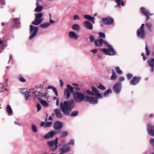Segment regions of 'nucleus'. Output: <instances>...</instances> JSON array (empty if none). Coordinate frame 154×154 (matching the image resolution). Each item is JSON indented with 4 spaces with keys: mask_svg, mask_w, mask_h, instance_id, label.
Returning <instances> with one entry per match:
<instances>
[{
    "mask_svg": "<svg viewBox=\"0 0 154 154\" xmlns=\"http://www.w3.org/2000/svg\"><path fill=\"white\" fill-rule=\"evenodd\" d=\"M94 43L97 47L101 46L102 45H104L105 46L108 48V49H101V51L106 55H114L116 54L112 47L107 42L103 41V39H97L94 41Z\"/></svg>",
    "mask_w": 154,
    "mask_h": 154,
    "instance_id": "1",
    "label": "nucleus"
},
{
    "mask_svg": "<svg viewBox=\"0 0 154 154\" xmlns=\"http://www.w3.org/2000/svg\"><path fill=\"white\" fill-rule=\"evenodd\" d=\"M92 90V91L87 90V93L91 96H95L96 97L86 96V100L91 104H96L98 103V99L102 98L103 96L100 93L99 90L96 88L93 87Z\"/></svg>",
    "mask_w": 154,
    "mask_h": 154,
    "instance_id": "2",
    "label": "nucleus"
},
{
    "mask_svg": "<svg viewBox=\"0 0 154 154\" xmlns=\"http://www.w3.org/2000/svg\"><path fill=\"white\" fill-rule=\"evenodd\" d=\"M74 103V100L61 102L60 104V107L62 111L66 115L69 114V111L73 108L72 104Z\"/></svg>",
    "mask_w": 154,
    "mask_h": 154,
    "instance_id": "3",
    "label": "nucleus"
},
{
    "mask_svg": "<svg viewBox=\"0 0 154 154\" xmlns=\"http://www.w3.org/2000/svg\"><path fill=\"white\" fill-rule=\"evenodd\" d=\"M73 96L75 101L76 103H79L83 101L85 98L86 96L82 92L76 91L73 94Z\"/></svg>",
    "mask_w": 154,
    "mask_h": 154,
    "instance_id": "4",
    "label": "nucleus"
},
{
    "mask_svg": "<svg viewBox=\"0 0 154 154\" xmlns=\"http://www.w3.org/2000/svg\"><path fill=\"white\" fill-rule=\"evenodd\" d=\"M58 140V138L57 137L55 140L48 142V144L51 150L54 151L57 149Z\"/></svg>",
    "mask_w": 154,
    "mask_h": 154,
    "instance_id": "5",
    "label": "nucleus"
},
{
    "mask_svg": "<svg viewBox=\"0 0 154 154\" xmlns=\"http://www.w3.org/2000/svg\"><path fill=\"white\" fill-rule=\"evenodd\" d=\"M35 18L34 21L32 22V23L35 25H38L40 24L43 21V19L42 18L43 16L42 13L36 14Z\"/></svg>",
    "mask_w": 154,
    "mask_h": 154,
    "instance_id": "6",
    "label": "nucleus"
},
{
    "mask_svg": "<svg viewBox=\"0 0 154 154\" xmlns=\"http://www.w3.org/2000/svg\"><path fill=\"white\" fill-rule=\"evenodd\" d=\"M101 22L105 25H109L113 24L114 23V20L112 18L108 17L102 18L101 19Z\"/></svg>",
    "mask_w": 154,
    "mask_h": 154,
    "instance_id": "7",
    "label": "nucleus"
},
{
    "mask_svg": "<svg viewBox=\"0 0 154 154\" xmlns=\"http://www.w3.org/2000/svg\"><path fill=\"white\" fill-rule=\"evenodd\" d=\"M30 32H32L30 35L29 38H32L37 35L38 28L34 27V26L32 25H30Z\"/></svg>",
    "mask_w": 154,
    "mask_h": 154,
    "instance_id": "8",
    "label": "nucleus"
},
{
    "mask_svg": "<svg viewBox=\"0 0 154 154\" xmlns=\"http://www.w3.org/2000/svg\"><path fill=\"white\" fill-rule=\"evenodd\" d=\"M140 12L142 14L146 16V21H147L148 20L150 19V16L152 15V14H150L149 12L148 11L146 10L143 7H141L140 8Z\"/></svg>",
    "mask_w": 154,
    "mask_h": 154,
    "instance_id": "9",
    "label": "nucleus"
},
{
    "mask_svg": "<svg viewBox=\"0 0 154 154\" xmlns=\"http://www.w3.org/2000/svg\"><path fill=\"white\" fill-rule=\"evenodd\" d=\"M122 86L120 82L115 84L113 87L114 91L117 94L119 93L121 91Z\"/></svg>",
    "mask_w": 154,
    "mask_h": 154,
    "instance_id": "10",
    "label": "nucleus"
},
{
    "mask_svg": "<svg viewBox=\"0 0 154 154\" xmlns=\"http://www.w3.org/2000/svg\"><path fill=\"white\" fill-rule=\"evenodd\" d=\"M147 131L149 134L151 136H154V126H152L150 123L147 124Z\"/></svg>",
    "mask_w": 154,
    "mask_h": 154,
    "instance_id": "11",
    "label": "nucleus"
},
{
    "mask_svg": "<svg viewBox=\"0 0 154 154\" xmlns=\"http://www.w3.org/2000/svg\"><path fill=\"white\" fill-rule=\"evenodd\" d=\"M137 36L140 38H144L145 35V32L144 29H139L137 31Z\"/></svg>",
    "mask_w": 154,
    "mask_h": 154,
    "instance_id": "12",
    "label": "nucleus"
},
{
    "mask_svg": "<svg viewBox=\"0 0 154 154\" xmlns=\"http://www.w3.org/2000/svg\"><path fill=\"white\" fill-rule=\"evenodd\" d=\"M70 150V147L67 146L66 145H65L63 146V147L60 149V152L59 154H63L69 151Z\"/></svg>",
    "mask_w": 154,
    "mask_h": 154,
    "instance_id": "13",
    "label": "nucleus"
},
{
    "mask_svg": "<svg viewBox=\"0 0 154 154\" xmlns=\"http://www.w3.org/2000/svg\"><path fill=\"white\" fill-rule=\"evenodd\" d=\"M57 134V132L54 131H52L47 133L44 136V138L46 139H48L52 137L54 135Z\"/></svg>",
    "mask_w": 154,
    "mask_h": 154,
    "instance_id": "14",
    "label": "nucleus"
},
{
    "mask_svg": "<svg viewBox=\"0 0 154 154\" xmlns=\"http://www.w3.org/2000/svg\"><path fill=\"white\" fill-rule=\"evenodd\" d=\"M147 63L149 66L151 68V72H152L154 71V59H149Z\"/></svg>",
    "mask_w": 154,
    "mask_h": 154,
    "instance_id": "15",
    "label": "nucleus"
},
{
    "mask_svg": "<svg viewBox=\"0 0 154 154\" xmlns=\"http://www.w3.org/2000/svg\"><path fill=\"white\" fill-rule=\"evenodd\" d=\"M140 80V77H134L131 81L130 84L131 85H135L139 82Z\"/></svg>",
    "mask_w": 154,
    "mask_h": 154,
    "instance_id": "16",
    "label": "nucleus"
},
{
    "mask_svg": "<svg viewBox=\"0 0 154 154\" xmlns=\"http://www.w3.org/2000/svg\"><path fill=\"white\" fill-rule=\"evenodd\" d=\"M84 25L87 29H92L93 28L92 24L89 21H85Z\"/></svg>",
    "mask_w": 154,
    "mask_h": 154,
    "instance_id": "17",
    "label": "nucleus"
},
{
    "mask_svg": "<svg viewBox=\"0 0 154 154\" xmlns=\"http://www.w3.org/2000/svg\"><path fill=\"white\" fill-rule=\"evenodd\" d=\"M54 127L55 129H59L62 127L63 125L61 122H57L55 123Z\"/></svg>",
    "mask_w": 154,
    "mask_h": 154,
    "instance_id": "18",
    "label": "nucleus"
},
{
    "mask_svg": "<svg viewBox=\"0 0 154 154\" xmlns=\"http://www.w3.org/2000/svg\"><path fill=\"white\" fill-rule=\"evenodd\" d=\"M69 36L70 38H77L79 37L78 35L73 31H71L69 32Z\"/></svg>",
    "mask_w": 154,
    "mask_h": 154,
    "instance_id": "19",
    "label": "nucleus"
},
{
    "mask_svg": "<svg viewBox=\"0 0 154 154\" xmlns=\"http://www.w3.org/2000/svg\"><path fill=\"white\" fill-rule=\"evenodd\" d=\"M52 124V122H42L41 123L40 125L41 126L44 127L45 128H48Z\"/></svg>",
    "mask_w": 154,
    "mask_h": 154,
    "instance_id": "20",
    "label": "nucleus"
},
{
    "mask_svg": "<svg viewBox=\"0 0 154 154\" xmlns=\"http://www.w3.org/2000/svg\"><path fill=\"white\" fill-rule=\"evenodd\" d=\"M70 96V92H68L66 89H65L64 91V94L63 95V97L66 99H69Z\"/></svg>",
    "mask_w": 154,
    "mask_h": 154,
    "instance_id": "21",
    "label": "nucleus"
},
{
    "mask_svg": "<svg viewBox=\"0 0 154 154\" xmlns=\"http://www.w3.org/2000/svg\"><path fill=\"white\" fill-rule=\"evenodd\" d=\"M84 17L86 19L91 21L92 23H95V21H94V17H91L90 16L88 15H84Z\"/></svg>",
    "mask_w": 154,
    "mask_h": 154,
    "instance_id": "22",
    "label": "nucleus"
},
{
    "mask_svg": "<svg viewBox=\"0 0 154 154\" xmlns=\"http://www.w3.org/2000/svg\"><path fill=\"white\" fill-rule=\"evenodd\" d=\"M54 112L57 117L58 118H61L62 117L63 115L58 109H55L54 110Z\"/></svg>",
    "mask_w": 154,
    "mask_h": 154,
    "instance_id": "23",
    "label": "nucleus"
},
{
    "mask_svg": "<svg viewBox=\"0 0 154 154\" xmlns=\"http://www.w3.org/2000/svg\"><path fill=\"white\" fill-rule=\"evenodd\" d=\"M6 111L9 116H11L12 115V109L11 106L9 105L7 106L6 107Z\"/></svg>",
    "mask_w": 154,
    "mask_h": 154,
    "instance_id": "24",
    "label": "nucleus"
},
{
    "mask_svg": "<svg viewBox=\"0 0 154 154\" xmlns=\"http://www.w3.org/2000/svg\"><path fill=\"white\" fill-rule=\"evenodd\" d=\"M22 94H25L26 100H28L29 97L30 96V93L28 91L22 92H21Z\"/></svg>",
    "mask_w": 154,
    "mask_h": 154,
    "instance_id": "25",
    "label": "nucleus"
},
{
    "mask_svg": "<svg viewBox=\"0 0 154 154\" xmlns=\"http://www.w3.org/2000/svg\"><path fill=\"white\" fill-rule=\"evenodd\" d=\"M14 23L15 24L13 26L14 28H16L17 26L19 24L20 21L19 19L16 18L14 19Z\"/></svg>",
    "mask_w": 154,
    "mask_h": 154,
    "instance_id": "26",
    "label": "nucleus"
},
{
    "mask_svg": "<svg viewBox=\"0 0 154 154\" xmlns=\"http://www.w3.org/2000/svg\"><path fill=\"white\" fill-rule=\"evenodd\" d=\"M112 91L110 89H109L106 90L103 93V96L104 97H107L109 94L111 93Z\"/></svg>",
    "mask_w": 154,
    "mask_h": 154,
    "instance_id": "27",
    "label": "nucleus"
},
{
    "mask_svg": "<svg viewBox=\"0 0 154 154\" xmlns=\"http://www.w3.org/2000/svg\"><path fill=\"white\" fill-rule=\"evenodd\" d=\"M67 89H66L68 92H70L71 93H73L74 88L72 87L69 85L67 84Z\"/></svg>",
    "mask_w": 154,
    "mask_h": 154,
    "instance_id": "28",
    "label": "nucleus"
},
{
    "mask_svg": "<svg viewBox=\"0 0 154 154\" xmlns=\"http://www.w3.org/2000/svg\"><path fill=\"white\" fill-rule=\"evenodd\" d=\"M40 102L42 105L45 107H48L49 106L48 103L45 100H40Z\"/></svg>",
    "mask_w": 154,
    "mask_h": 154,
    "instance_id": "29",
    "label": "nucleus"
},
{
    "mask_svg": "<svg viewBox=\"0 0 154 154\" xmlns=\"http://www.w3.org/2000/svg\"><path fill=\"white\" fill-rule=\"evenodd\" d=\"M115 2L117 5V6H120V5L123 6L124 3L122 0H115Z\"/></svg>",
    "mask_w": 154,
    "mask_h": 154,
    "instance_id": "30",
    "label": "nucleus"
},
{
    "mask_svg": "<svg viewBox=\"0 0 154 154\" xmlns=\"http://www.w3.org/2000/svg\"><path fill=\"white\" fill-rule=\"evenodd\" d=\"M112 75L110 79L112 80H113L116 79L117 78V76L113 70H112Z\"/></svg>",
    "mask_w": 154,
    "mask_h": 154,
    "instance_id": "31",
    "label": "nucleus"
},
{
    "mask_svg": "<svg viewBox=\"0 0 154 154\" xmlns=\"http://www.w3.org/2000/svg\"><path fill=\"white\" fill-rule=\"evenodd\" d=\"M73 29L76 30H79L80 29V27L79 25L77 24H74L72 26Z\"/></svg>",
    "mask_w": 154,
    "mask_h": 154,
    "instance_id": "32",
    "label": "nucleus"
},
{
    "mask_svg": "<svg viewBox=\"0 0 154 154\" xmlns=\"http://www.w3.org/2000/svg\"><path fill=\"white\" fill-rule=\"evenodd\" d=\"M145 25L149 32H152V25L150 23H146V24Z\"/></svg>",
    "mask_w": 154,
    "mask_h": 154,
    "instance_id": "33",
    "label": "nucleus"
},
{
    "mask_svg": "<svg viewBox=\"0 0 154 154\" xmlns=\"http://www.w3.org/2000/svg\"><path fill=\"white\" fill-rule=\"evenodd\" d=\"M43 8V6L41 5H38L35 9V11L36 12H39L41 11Z\"/></svg>",
    "mask_w": 154,
    "mask_h": 154,
    "instance_id": "34",
    "label": "nucleus"
},
{
    "mask_svg": "<svg viewBox=\"0 0 154 154\" xmlns=\"http://www.w3.org/2000/svg\"><path fill=\"white\" fill-rule=\"evenodd\" d=\"M31 129L33 132L35 133L38 132V129L36 126L34 124L32 125Z\"/></svg>",
    "mask_w": 154,
    "mask_h": 154,
    "instance_id": "35",
    "label": "nucleus"
},
{
    "mask_svg": "<svg viewBox=\"0 0 154 154\" xmlns=\"http://www.w3.org/2000/svg\"><path fill=\"white\" fill-rule=\"evenodd\" d=\"M51 88L52 89L54 93L56 96H58V93L56 88H55L52 87H48V88Z\"/></svg>",
    "mask_w": 154,
    "mask_h": 154,
    "instance_id": "36",
    "label": "nucleus"
},
{
    "mask_svg": "<svg viewBox=\"0 0 154 154\" xmlns=\"http://www.w3.org/2000/svg\"><path fill=\"white\" fill-rule=\"evenodd\" d=\"M50 25V24L49 23H44L41 24L40 26L42 28H45L48 27Z\"/></svg>",
    "mask_w": 154,
    "mask_h": 154,
    "instance_id": "37",
    "label": "nucleus"
},
{
    "mask_svg": "<svg viewBox=\"0 0 154 154\" xmlns=\"http://www.w3.org/2000/svg\"><path fill=\"white\" fill-rule=\"evenodd\" d=\"M97 87L101 90H104L106 89L105 87L100 83L99 84V85Z\"/></svg>",
    "mask_w": 154,
    "mask_h": 154,
    "instance_id": "38",
    "label": "nucleus"
},
{
    "mask_svg": "<svg viewBox=\"0 0 154 154\" xmlns=\"http://www.w3.org/2000/svg\"><path fill=\"white\" fill-rule=\"evenodd\" d=\"M44 94H43L41 92H38V94L37 95V98L41 100V99L44 97Z\"/></svg>",
    "mask_w": 154,
    "mask_h": 154,
    "instance_id": "39",
    "label": "nucleus"
},
{
    "mask_svg": "<svg viewBox=\"0 0 154 154\" xmlns=\"http://www.w3.org/2000/svg\"><path fill=\"white\" fill-rule=\"evenodd\" d=\"M115 70L119 74H121L122 73V71L119 69V67H117L116 68Z\"/></svg>",
    "mask_w": 154,
    "mask_h": 154,
    "instance_id": "40",
    "label": "nucleus"
},
{
    "mask_svg": "<svg viewBox=\"0 0 154 154\" xmlns=\"http://www.w3.org/2000/svg\"><path fill=\"white\" fill-rule=\"evenodd\" d=\"M68 134V133L67 131H65L62 133V135L60 136V137L63 138L67 136Z\"/></svg>",
    "mask_w": 154,
    "mask_h": 154,
    "instance_id": "41",
    "label": "nucleus"
},
{
    "mask_svg": "<svg viewBox=\"0 0 154 154\" xmlns=\"http://www.w3.org/2000/svg\"><path fill=\"white\" fill-rule=\"evenodd\" d=\"M145 50L146 51V55L147 56H149L150 54V52L148 48V46L147 45H146Z\"/></svg>",
    "mask_w": 154,
    "mask_h": 154,
    "instance_id": "42",
    "label": "nucleus"
},
{
    "mask_svg": "<svg viewBox=\"0 0 154 154\" xmlns=\"http://www.w3.org/2000/svg\"><path fill=\"white\" fill-rule=\"evenodd\" d=\"M99 36L101 38H105V34L101 32H100L98 33Z\"/></svg>",
    "mask_w": 154,
    "mask_h": 154,
    "instance_id": "43",
    "label": "nucleus"
},
{
    "mask_svg": "<svg viewBox=\"0 0 154 154\" xmlns=\"http://www.w3.org/2000/svg\"><path fill=\"white\" fill-rule=\"evenodd\" d=\"M5 45V43L0 40V48H3Z\"/></svg>",
    "mask_w": 154,
    "mask_h": 154,
    "instance_id": "44",
    "label": "nucleus"
},
{
    "mask_svg": "<svg viewBox=\"0 0 154 154\" xmlns=\"http://www.w3.org/2000/svg\"><path fill=\"white\" fill-rule=\"evenodd\" d=\"M78 114V112L77 111L72 112L71 114V116L72 117L75 116Z\"/></svg>",
    "mask_w": 154,
    "mask_h": 154,
    "instance_id": "45",
    "label": "nucleus"
},
{
    "mask_svg": "<svg viewBox=\"0 0 154 154\" xmlns=\"http://www.w3.org/2000/svg\"><path fill=\"white\" fill-rule=\"evenodd\" d=\"M19 80L22 82H25V80L24 78L21 75H20L19 76Z\"/></svg>",
    "mask_w": 154,
    "mask_h": 154,
    "instance_id": "46",
    "label": "nucleus"
},
{
    "mask_svg": "<svg viewBox=\"0 0 154 154\" xmlns=\"http://www.w3.org/2000/svg\"><path fill=\"white\" fill-rule=\"evenodd\" d=\"M54 100H56V104L57 106H58L59 105V100L57 97H54L53 98Z\"/></svg>",
    "mask_w": 154,
    "mask_h": 154,
    "instance_id": "47",
    "label": "nucleus"
},
{
    "mask_svg": "<svg viewBox=\"0 0 154 154\" xmlns=\"http://www.w3.org/2000/svg\"><path fill=\"white\" fill-rule=\"evenodd\" d=\"M75 144V141L73 140H71L68 143V145H74Z\"/></svg>",
    "mask_w": 154,
    "mask_h": 154,
    "instance_id": "48",
    "label": "nucleus"
},
{
    "mask_svg": "<svg viewBox=\"0 0 154 154\" xmlns=\"http://www.w3.org/2000/svg\"><path fill=\"white\" fill-rule=\"evenodd\" d=\"M133 77V75L131 74H128L127 75V78L128 80H130Z\"/></svg>",
    "mask_w": 154,
    "mask_h": 154,
    "instance_id": "49",
    "label": "nucleus"
},
{
    "mask_svg": "<svg viewBox=\"0 0 154 154\" xmlns=\"http://www.w3.org/2000/svg\"><path fill=\"white\" fill-rule=\"evenodd\" d=\"M150 143L151 145H153L154 147L153 149H154V139H152L150 140Z\"/></svg>",
    "mask_w": 154,
    "mask_h": 154,
    "instance_id": "50",
    "label": "nucleus"
},
{
    "mask_svg": "<svg viewBox=\"0 0 154 154\" xmlns=\"http://www.w3.org/2000/svg\"><path fill=\"white\" fill-rule=\"evenodd\" d=\"M37 111H39L41 109V105L39 104H37Z\"/></svg>",
    "mask_w": 154,
    "mask_h": 154,
    "instance_id": "51",
    "label": "nucleus"
},
{
    "mask_svg": "<svg viewBox=\"0 0 154 154\" xmlns=\"http://www.w3.org/2000/svg\"><path fill=\"white\" fill-rule=\"evenodd\" d=\"M73 19L74 20H79V17L78 15H75L74 16Z\"/></svg>",
    "mask_w": 154,
    "mask_h": 154,
    "instance_id": "52",
    "label": "nucleus"
},
{
    "mask_svg": "<svg viewBox=\"0 0 154 154\" xmlns=\"http://www.w3.org/2000/svg\"><path fill=\"white\" fill-rule=\"evenodd\" d=\"M0 3L1 5H4L5 3V0H0Z\"/></svg>",
    "mask_w": 154,
    "mask_h": 154,
    "instance_id": "53",
    "label": "nucleus"
},
{
    "mask_svg": "<svg viewBox=\"0 0 154 154\" xmlns=\"http://www.w3.org/2000/svg\"><path fill=\"white\" fill-rule=\"evenodd\" d=\"M29 91L31 93L35 94L36 93V91L33 89H31L29 90Z\"/></svg>",
    "mask_w": 154,
    "mask_h": 154,
    "instance_id": "54",
    "label": "nucleus"
},
{
    "mask_svg": "<svg viewBox=\"0 0 154 154\" xmlns=\"http://www.w3.org/2000/svg\"><path fill=\"white\" fill-rule=\"evenodd\" d=\"M97 51V49H95L91 51V52H93L94 54H95Z\"/></svg>",
    "mask_w": 154,
    "mask_h": 154,
    "instance_id": "55",
    "label": "nucleus"
},
{
    "mask_svg": "<svg viewBox=\"0 0 154 154\" xmlns=\"http://www.w3.org/2000/svg\"><path fill=\"white\" fill-rule=\"evenodd\" d=\"M60 86L61 87H62L64 85V83L62 80L61 79H60Z\"/></svg>",
    "mask_w": 154,
    "mask_h": 154,
    "instance_id": "56",
    "label": "nucleus"
},
{
    "mask_svg": "<svg viewBox=\"0 0 154 154\" xmlns=\"http://www.w3.org/2000/svg\"><path fill=\"white\" fill-rule=\"evenodd\" d=\"M75 89L76 91H79L80 89L79 88V87L78 85L77 86H75Z\"/></svg>",
    "mask_w": 154,
    "mask_h": 154,
    "instance_id": "57",
    "label": "nucleus"
},
{
    "mask_svg": "<svg viewBox=\"0 0 154 154\" xmlns=\"http://www.w3.org/2000/svg\"><path fill=\"white\" fill-rule=\"evenodd\" d=\"M48 97L49 96L48 93H45V94H44V97L46 99H48Z\"/></svg>",
    "mask_w": 154,
    "mask_h": 154,
    "instance_id": "58",
    "label": "nucleus"
},
{
    "mask_svg": "<svg viewBox=\"0 0 154 154\" xmlns=\"http://www.w3.org/2000/svg\"><path fill=\"white\" fill-rule=\"evenodd\" d=\"M125 78L123 77H121L119 79V80L120 82H122L125 80Z\"/></svg>",
    "mask_w": 154,
    "mask_h": 154,
    "instance_id": "59",
    "label": "nucleus"
},
{
    "mask_svg": "<svg viewBox=\"0 0 154 154\" xmlns=\"http://www.w3.org/2000/svg\"><path fill=\"white\" fill-rule=\"evenodd\" d=\"M14 123L15 125H17L18 126H20L21 125V124L17 122H14Z\"/></svg>",
    "mask_w": 154,
    "mask_h": 154,
    "instance_id": "60",
    "label": "nucleus"
},
{
    "mask_svg": "<svg viewBox=\"0 0 154 154\" xmlns=\"http://www.w3.org/2000/svg\"><path fill=\"white\" fill-rule=\"evenodd\" d=\"M141 55L143 56V60H146L147 58V57H145L143 54H141Z\"/></svg>",
    "mask_w": 154,
    "mask_h": 154,
    "instance_id": "61",
    "label": "nucleus"
},
{
    "mask_svg": "<svg viewBox=\"0 0 154 154\" xmlns=\"http://www.w3.org/2000/svg\"><path fill=\"white\" fill-rule=\"evenodd\" d=\"M144 24H142L141 25L140 28V29H144Z\"/></svg>",
    "mask_w": 154,
    "mask_h": 154,
    "instance_id": "62",
    "label": "nucleus"
},
{
    "mask_svg": "<svg viewBox=\"0 0 154 154\" xmlns=\"http://www.w3.org/2000/svg\"><path fill=\"white\" fill-rule=\"evenodd\" d=\"M50 23H54V21L53 20H51V19H50Z\"/></svg>",
    "mask_w": 154,
    "mask_h": 154,
    "instance_id": "63",
    "label": "nucleus"
},
{
    "mask_svg": "<svg viewBox=\"0 0 154 154\" xmlns=\"http://www.w3.org/2000/svg\"><path fill=\"white\" fill-rule=\"evenodd\" d=\"M52 120V117L51 116H50L48 119V120Z\"/></svg>",
    "mask_w": 154,
    "mask_h": 154,
    "instance_id": "64",
    "label": "nucleus"
}]
</instances>
